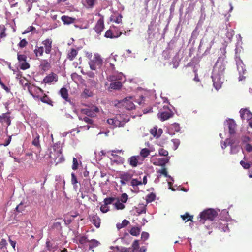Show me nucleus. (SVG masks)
<instances>
[{"label": "nucleus", "instance_id": "6e6d98bb", "mask_svg": "<svg viewBox=\"0 0 252 252\" xmlns=\"http://www.w3.org/2000/svg\"><path fill=\"white\" fill-rule=\"evenodd\" d=\"M172 141L174 144L175 149H176L180 144V140L178 139H174L172 140Z\"/></svg>", "mask_w": 252, "mask_h": 252}, {"label": "nucleus", "instance_id": "de8ad7c7", "mask_svg": "<svg viewBox=\"0 0 252 252\" xmlns=\"http://www.w3.org/2000/svg\"><path fill=\"white\" fill-rule=\"evenodd\" d=\"M128 199V195L126 193H123L121 195V200L123 203H126Z\"/></svg>", "mask_w": 252, "mask_h": 252}, {"label": "nucleus", "instance_id": "9d476101", "mask_svg": "<svg viewBox=\"0 0 252 252\" xmlns=\"http://www.w3.org/2000/svg\"><path fill=\"white\" fill-rule=\"evenodd\" d=\"M158 115V118H159L161 121H163L172 117L173 115V113L171 110H169L168 111L159 113Z\"/></svg>", "mask_w": 252, "mask_h": 252}, {"label": "nucleus", "instance_id": "7ed1b4c3", "mask_svg": "<svg viewBox=\"0 0 252 252\" xmlns=\"http://www.w3.org/2000/svg\"><path fill=\"white\" fill-rule=\"evenodd\" d=\"M103 60L98 54H94L93 58L89 62L90 67L92 70H95L97 67H100L102 65Z\"/></svg>", "mask_w": 252, "mask_h": 252}, {"label": "nucleus", "instance_id": "49530a36", "mask_svg": "<svg viewBox=\"0 0 252 252\" xmlns=\"http://www.w3.org/2000/svg\"><path fill=\"white\" fill-rule=\"evenodd\" d=\"M2 116L3 121L6 122L8 124V125L9 126L10 124V117L8 116L6 113L2 114Z\"/></svg>", "mask_w": 252, "mask_h": 252}, {"label": "nucleus", "instance_id": "0eeeda50", "mask_svg": "<svg viewBox=\"0 0 252 252\" xmlns=\"http://www.w3.org/2000/svg\"><path fill=\"white\" fill-rule=\"evenodd\" d=\"M116 118L120 122L119 127H123L125 124L129 121V117L126 114L117 115Z\"/></svg>", "mask_w": 252, "mask_h": 252}, {"label": "nucleus", "instance_id": "c03bdc74", "mask_svg": "<svg viewBox=\"0 0 252 252\" xmlns=\"http://www.w3.org/2000/svg\"><path fill=\"white\" fill-rule=\"evenodd\" d=\"M0 29H1V32H0V38H2L6 37V34L5 32V28L4 26V25L0 26Z\"/></svg>", "mask_w": 252, "mask_h": 252}, {"label": "nucleus", "instance_id": "09e8293b", "mask_svg": "<svg viewBox=\"0 0 252 252\" xmlns=\"http://www.w3.org/2000/svg\"><path fill=\"white\" fill-rule=\"evenodd\" d=\"M240 164L242 166V167L246 169H248L250 167V164L248 162H246L243 160L240 161Z\"/></svg>", "mask_w": 252, "mask_h": 252}, {"label": "nucleus", "instance_id": "2eb2a0df", "mask_svg": "<svg viewBox=\"0 0 252 252\" xmlns=\"http://www.w3.org/2000/svg\"><path fill=\"white\" fill-rule=\"evenodd\" d=\"M91 221L93 224L96 227L99 228L101 223V219L97 215H93L91 216Z\"/></svg>", "mask_w": 252, "mask_h": 252}, {"label": "nucleus", "instance_id": "e433bc0d", "mask_svg": "<svg viewBox=\"0 0 252 252\" xmlns=\"http://www.w3.org/2000/svg\"><path fill=\"white\" fill-rule=\"evenodd\" d=\"M130 185L133 187L142 185L141 181H139L136 179H132L130 182Z\"/></svg>", "mask_w": 252, "mask_h": 252}, {"label": "nucleus", "instance_id": "5701e85b", "mask_svg": "<svg viewBox=\"0 0 252 252\" xmlns=\"http://www.w3.org/2000/svg\"><path fill=\"white\" fill-rule=\"evenodd\" d=\"M132 177V175L128 172H124L120 175V178L123 179L124 181L126 182L129 181Z\"/></svg>", "mask_w": 252, "mask_h": 252}, {"label": "nucleus", "instance_id": "69168bd1", "mask_svg": "<svg viewBox=\"0 0 252 252\" xmlns=\"http://www.w3.org/2000/svg\"><path fill=\"white\" fill-rule=\"evenodd\" d=\"M34 29H35V28L34 27L30 26L26 30L24 31V32H23V34H26V33H29V32L32 31Z\"/></svg>", "mask_w": 252, "mask_h": 252}, {"label": "nucleus", "instance_id": "4468645a", "mask_svg": "<svg viewBox=\"0 0 252 252\" xmlns=\"http://www.w3.org/2000/svg\"><path fill=\"white\" fill-rule=\"evenodd\" d=\"M39 67L42 70L47 71L51 68L50 63L46 59L42 60Z\"/></svg>", "mask_w": 252, "mask_h": 252}, {"label": "nucleus", "instance_id": "412c9836", "mask_svg": "<svg viewBox=\"0 0 252 252\" xmlns=\"http://www.w3.org/2000/svg\"><path fill=\"white\" fill-rule=\"evenodd\" d=\"M122 84L121 81H116L111 82L109 85V88L113 90H119L121 88Z\"/></svg>", "mask_w": 252, "mask_h": 252}, {"label": "nucleus", "instance_id": "a878e982", "mask_svg": "<svg viewBox=\"0 0 252 252\" xmlns=\"http://www.w3.org/2000/svg\"><path fill=\"white\" fill-rule=\"evenodd\" d=\"M40 100L43 103L53 106V102L52 100L45 94H44V96L40 98Z\"/></svg>", "mask_w": 252, "mask_h": 252}, {"label": "nucleus", "instance_id": "c756f323", "mask_svg": "<svg viewBox=\"0 0 252 252\" xmlns=\"http://www.w3.org/2000/svg\"><path fill=\"white\" fill-rule=\"evenodd\" d=\"M140 228L137 227H133L131 228L129 233L132 236H137L139 235Z\"/></svg>", "mask_w": 252, "mask_h": 252}, {"label": "nucleus", "instance_id": "f3484780", "mask_svg": "<svg viewBox=\"0 0 252 252\" xmlns=\"http://www.w3.org/2000/svg\"><path fill=\"white\" fill-rule=\"evenodd\" d=\"M61 20L64 24H70L73 23L75 21V18L70 17L67 16L63 15L61 17Z\"/></svg>", "mask_w": 252, "mask_h": 252}, {"label": "nucleus", "instance_id": "58836bf2", "mask_svg": "<svg viewBox=\"0 0 252 252\" xmlns=\"http://www.w3.org/2000/svg\"><path fill=\"white\" fill-rule=\"evenodd\" d=\"M27 57L26 55L24 54H19L17 55V59L19 63H21L22 61H25L27 60Z\"/></svg>", "mask_w": 252, "mask_h": 252}, {"label": "nucleus", "instance_id": "39448f33", "mask_svg": "<svg viewBox=\"0 0 252 252\" xmlns=\"http://www.w3.org/2000/svg\"><path fill=\"white\" fill-rule=\"evenodd\" d=\"M127 162L132 167H136L143 163V159L140 156H132L129 158Z\"/></svg>", "mask_w": 252, "mask_h": 252}, {"label": "nucleus", "instance_id": "6e6552de", "mask_svg": "<svg viewBox=\"0 0 252 252\" xmlns=\"http://www.w3.org/2000/svg\"><path fill=\"white\" fill-rule=\"evenodd\" d=\"M228 127L229 129V133L230 134H234L235 133V129L236 127V124L233 119H229L227 121Z\"/></svg>", "mask_w": 252, "mask_h": 252}, {"label": "nucleus", "instance_id": "2f4dec72", "mask_svg": "<svg viewBox=\"0 0 252 252\" xmlns=\"http://www.w3.org/2000/svg\"><path fill=\"white\" fill-rule=\"evenodd\" d=\"M79 119L81 121H83L87 124L92 125L93 124L94 121L88 116L79 117Z\"/></svg>", "mask_w": 252, "mask_h": 252}, {"label": "nucleus", "instance_id": "f03ea898", "mask_svg": "<svg viewBox=\"0 0 252 252\" xmlns=\"http://www.w3.org/2000/svg\"><path fill=\"white\" fill-rule=\"evenodd\" d=\"M218 216V212L214 209H207L201 212L199 214L200 223H204L207 220L212 221Z\"/></svg>", "mask_w": 252, "mask_h": 252}, {"label": "nucleus", "instance_id": "a211bd4d", "mask_svg": "<svg viewBox=\"0 0 252 252\" xmlns=\"http://www.w3.org/2000/svg\"><path fill=\"white\" fill-rule=\"evenodd\" d=\"M121 35V33H119L117 34H114L113 31L111 29L107 30L105 34V36L106 38H118L119 36H120Z\"/></svg>", "mask_w": 252, "mask_h": 252}, {"label": "nucleus", "instance_id": "8fccbe9b", "mask_svg": "<svg viewBox=\"0 0 252 252\" xmlns=\"http://www.w3.org/2000/svg\"><path fill=\"white\" fill-rule=\"evenodd\" d=\"M100 210L102 213H107L109 211V208L107 205L104 204L100 207Z\"/></svg>", "mask_w": 252, "mask_h": 252}, {"label": "nucleus", "instance_id": "c85d7f7f", "mask_svg": "<svg viewBox=\"0 0 252 252\" xmlns=\"http://www.w3.org/2000/svg\"><path fill=\"white\" fill-rule=\"evenodd\" d=\"M170 159V157H166V158H162L158 159L159 165L161 166H165V164L168 163Z\"/></svg>", "mask_w": 252, "mask_h": 252}, {"label": "nucleus", "instance_id": "4c0bfd02", "mask_svg": "<svg viewBox=\"0 0 252 252\" xmlns=\"http://www.w3.org/2000/svg\"><path fill=\"white\" fill-rule=\"evenodd\" d=\"M156 195L153 193H151L147 196L146 201L148 202H151L155 200Z\"/></svg>", "mask_w": 252, "mask_h": 252}, {"label": "nucleus", "instance_id": "37998d69", "mask_svg": "<svg viewBox=\"0 0 252 252\" xmlns=\"http://www.w3.org/2000/svg\"><path fill=\"white\" fill-rule=\"evenodd\" d=\"M146 211V207L144 206H141V208H136V212L138 214H141L142 213H145Z\"/></svg>", "mask_w": 252, "mask_h": 252}, {"label": "nucleus", "instance_id": "6ab92c4d", "mask_svg": "<svg viewBox=\"0 0 252 252\" xmlns=\"http://www.w3.org/2000/svg\"><path fill=\"white\" fill-rule=\"evenodd\" d=\"M77 54L78 51H77V50L74 48H71L68 52L67 58L69 60L72 61L75 59Z\"/></svg>", "mask_w": 252, "mask_h": 252}, {"label": "nucleus", "instance_id": "a19ab883", "mask_svg": "<svg viewBox=\"0 0 252 252\" xmlns=\"http://www.w3.org/2000/svg\"><path fill=\"white\" fill-rule=\"evenodd\" d=\"M78 160L75 158H73V164L72 166V168L74 170H76L78 169Z\"/></svg>", "mask_w": 252, "mask_h": 252}, {"label": "nucleus", "instance_id": "5fc2aeb1", "mask_svg": "<svg viewBox=\"0 0 252 252\" xmlns=\"http://www.w3.org/2000/svg\"><path fill=\"white\" fill-rule=\"evenodd\" d=\"M132 249H139V244L138 240H135L132 244Z\"/></svg>", "mask_w": 252, "mask_h": 252}, {"label": "nucleus", "instance_id": "a18cd8bd", "mask_svg": "<svg viewBox=\"0 0 252 252\" xmlns=\"http://www.w3.org/2000/svg\"><path fill=\"white\" fill-rule=\"evenodd\" d=\"M107 80L111 82H115L119 80L116 76L110 75L107 77Z\"/></svg>", "mask_w": 252, "mask_h": 252}, {"label": "nucleus", "instance_id": "4be33fe9", "mask_svg": "<svg viewBox=\"0 0 252 252\" xmlns=\"http://www.w3.org/2000/svg\"><path fill=\"white\" fill-rule=\"evenodd\" d=\"M40 136L38 133H36L34 136L33 140L32 142V144L37 148L38 149H41V146L39 141Z\"/></svg>", "mask_w": 252, "mask_h": 252}, {"label": "nucleus", "instance_id": "dca6fc26", "mask_svg": "<svg viewBox=\"0 0 252 252\" xmlns=\"http://www.w3.org/2000/svg\"><path fill=\"white\" fill-rule=\"evenodd\" d=\"M60 93L63 98L65 101L69 102L70 100L68 98V91L66 88L63 87L60 89Z\"/></svg>", "mask_w": 252, "mask_h": 252}, {"label": "nucleus", "instance_id": "20e7f679", "mask_svg": "<svg viewBox=\"0 0 252 252\" xmlns=\"http://www.w3.org/2000/svg\"><path fill=\"white\" fill-rule=\"evenodd\" d=\"M81 112L82 114L89 117L94 118L99 112V109L97 106L93 105L91 107L81 109Z\"/></svg>", "mask_w": 252, "mask_h": 252}, {"label": "nucleus", "instance_id": "052dcab7", "mask_svg": "<svg viewBox=\"0 0 252 252\" xmlns=\"http://www.w3.org/2000/svg\"><path fill=\"white\" fill-rule=\"evenodd\" d=\"M160 173L161 174L163 175L165 177H169L170 178L171 177L170 176L168 175L167 169L165 168L161 169V170L160 171Z\"/></svg>", "mask_w": 252, "mask_h": 252}, {"label": "nucleus", "instance_id": "f8f14e48", "mask_svg": "<svg viewBox=\"0 0 252 252\" xmlns=\"http://www.w3.org/2000/svg\"><path fill=\"white\" fill-rule=\"evenodd\" d=\"M130 99V98L129 99L126 98L123 101V106L127 110H132L135 108L134 103L131 101Z\"/></svg>", "mask_w": 252, "mask_h": 252}, {"label": "nucleus", "instance_id": "680f3d73", "mask_svg": "<svg viewBox=\"0 0 252 252\" xmlns=\"http://www.w3.org/2000/svg\"><path fill=\"white\" fill-rule=\"evenodd\" d=\"M233 144V142H230V139H226V141L224 142V144H223V146H222V148L223 149V148H226L228 145H232Z\"/></svg>", "mask_w": 252, "mask_h": 252}, {"label": "nucleus", "instance_id": "e2e57ef3", "mask_svg": "<svg viewBox=\"0 0 252 252\" xmlns=\"http://www.w3.org/2000/svg\"><path fill=\"white\" fill-rule=\"evenodd\" d=\"M149 234L146 232H143L141 234V238L144 240H147L149 237Z\"/></svg>", "mask_w": 252, "mask_h": 252}, {"label": "nucleus", "instance_id": "b1692460", "mask_svg": "<svg viewBox=\"0 0 252 252\" xmlns=\"http://www.w3.org/2000/svg\"><path fill=\"white\" fill-rule=\"evenodd\" d=\"M34 53L36 57L42 56L44 53V50L42 46H36L34 50Z\"/></svg>", "mask_w": 252, "mask_h": 252}, {"label": "nucleus", "instance_id": "4d7b16f0", "mask_svg": "<svg viewBox=\"0 0 252 252\" xmlns=\"http://www.w3.org/2000/svg\"><path fill=\"white\" fill-rule=\"evenodd\" d=\"M25 207V206H23V204L21 203L16 207V210L17 211L20 212L24 209Z\"/></svg>", "mask_w": 252, "mask_h": 252}, {"label": "nucleus", "instance_id": "ddd939ff", "mask_svg": "<svg viewBox=\"0 0 252 252\" xmlns=\"http://www.w3.org/2000/svg\"><path fill=\"white\" fill-rule=\"evenodd\" d=\"M236 65L237 70L240 75L239 77L240 78L241 76H243V75L245 73L246 69L245 68V65L243 63L242 61L240 60L238 61H237Z\"/></svg>", "mask_w": 252, "mask_h": 252}, {"label": "nucleus", "instance_id": "774afa93", "mask_svg": "<svg viewBox=\"0 0 252 252\" xmlns=\"http://www.w3.org/2000/svg\"><path fill=\"white\" fill-rule=\"evenodd\" d=\"M157 128H154L150 130V133L151 134H152L154 136H156L157 135Z\"/></svg>", "mask_w": 252, "mask_h": 252}, {"label": "nucleus", "instance_id": "393cba45", "mask_svg": "<svg viewBox=\"0 0 252 252\" xmlns=\"http://www.w3.org/2000/svg\"><path fill=\"white\" fill-rule=\"evenodd\" d=\"M88 242L90 243L89 245L90 250H92L94 248L97 247L100 244L99 242L95 239L89 240Z\"/></svg>", "mask_w": 252, "mask_h": 252}, {"label": "nucleus", "instance_id": "aec40b11", "mask_svg": "<svg viewBox=\"0 0 252 252\" xmlns=\"http://www.w3.org/2000/svg\"><path fill=\"white\" fill-rule=\"evenodd\" d=\"M150 154V150L148 149L145 148H143L141 150L140 152V157H141V158L143 159V161L144 159L148 157V156Z\"/></svg>", "mask_w": 252, "mask_h": 252}, {"label": "nucleus", "instance_id": "72a5a7b5", "mask_svg": "<svg viewBox=\"0 0 252 252\" xmlns=\"http://www.w3.org/2000/svg\"><path fill=\"white\" fill-rule=\"evenodd\" d=\"M117 201L114 204L115 207L117 210H122L124 209L125 207V206L120 202V200L118 198H117Z\"/></svg>", "mask_w": 252, "mask_h": 252}, {"label": "nucleus", "instance_id": "1a4fd4ad", "mask_svg": "<svg viewBox=\"0 0 252 252\" xmlns=\"http://www.w3.org/2000/svg\"><path fill=\"white\" fill-rule=\"evenodd\" d=\"M104 27L103 18H101L97 21L94 27V30L98 34H100L104 29Z\"/></svg>", "mask_w": 252, "mask_h": 252}, {"label": "nucleus", "instance_id": "13d9d810", "mask_svg": "<svg viewBox=\"0 0 252 252\" xmlns=\"http://www.w3.org/2000/svg\"><path fill=\"white\" fill-rule=\"evenodd\" d=\"M95 0H86V2L89 7H92L94 5Z\"/></svg>", "mask_w": 252, "mask_h": 252}, {"label": "nucleus", "instance_id": "f257e3e1", "mask_svg": "<svg viewBox=\"0 0 252 252\" xmlns=\"http://www.w3.org/2000/svg\"><path fill=\"white\" fill-rule=\"evenodd\" d=\"M224 66L221 65L219 67H215L212 75L213 85L216 90H219L221 87L224 81Z\"/></svg>", "mask_w": 252, "mask_h": 252}, {"label": "nucleus", "instance_id": "338daca9", "mask_svg": "<svg viewBox=\"0 0 252 252\" xmlns=\"http://www.w3.org/2000/svg\"><path fill=\"white\" fill-rule=\"evenodd\" d=\"M245 149L247 151L250 152L252 151V146L250 144H247Z\"/></svg>", "mask_w": 252, "mask_h": 252}, {"label": "nucleus", "instance_id": "9b49d317", "mask_svg": "<svg viewBox=\"0 0 252 252\" xmlns=\"http://www.w3.org/2000/svg\"><path fill=\"white\" fill-rule=\"evenodd\" d=\"M58 79L57 75L54 73H51L44 78L43 82L45 83H50L53 81L57 82Z\"/></svg>", "mask_w": 252, "mask_h": 252}, {"label": "nucleus", "instance_id": "c9c22d12", "mask_svg": "<svg viewBox=\"0 0 252 252\" xmlns=\"http://www.w3.org/2000/svg\"><path fill=\"white\" fill-rule=\"evenodd\" d=\"M117 199L115 197H107L104 199V203L107 205L112 204L114 201Z\"/></svg>", "mask_w": 252, "mask_h": 252}, {"label": "nucleus", "instance_id": "473e14b6", "mask_svg": "<svg viewBox=\"0 0 252 252\" xmlns=\"http://www.w3.org/2000/svg\"><path fill=\"white\" fill-rule=\"evenodd\" d=\"M181 217L183 220H186V221H192L193 216L190 215L188 213H186L185 214L181 215Z\"/></svg>", "mask_w": 252, "mask_h": 252}, {"label": "nucleus", "instance_id": "79ce46f5", "mask_svg": "<svg viewBox=\"0 0 252 252\" xmlns=\"http://www.w3.org/2000/svg\"><path fill=\"white\" fill-rule=\"evenodd\" d=\"M71 183L74 185V187L75 186L76 184L78 183V180L77 177H76L75 174L74 173H71Z\"/></svg>", "mask_w": 252, "mask_h": 252}, {"label": "nucleus", "instance_id": "0e129e2a", "mask_svg": "<svg viewBox=\"0 0 252 252\" xmlns=\"http://www.w3.org/2000/svg\"><path fill=\"white\" fill-rule=\"evenodd\" d=\"M7 244L6 240L5 239H2L0 242V248L2 249L5 247Z\"/></svg>", "mask_w": 252, "mask_h": 252}, {"label": "nucleus", "instance_id": "864d4df0", "mask_svg": "<svg viewBox=\"0 0 252 252\" xmlns=\"http://www.w3.org/2000/svg\"><path fill=\"white\" fill-rule=\"evenodd\" d=\"M122 16L121 15L119 14L118 16H117L116 17L115 19H114V20L112 19V18H111V21H113L114 22L116 23H120L122 21Z\"/></svg>", "mask_w": 252, "mask_h": 252}, {"label": "nucleus", "instance_id": "7c9ffc66", "mask_svg": "<svg viewBox=\"0 0 252 252\" xmlns=\"http://www.w3.org/2000/svg\"><path fill=\"white\" fill-rule=\"evenodd\" d=\"M19 63L20 64V68L22 70H26L30 67V65L27 62V60H25V61H22Z\"/></svg>", "mask_w": 252, "mask_h": 252}, {"label": "nucleus", "instance_id": "f704fd0d", "mask_svg": "<svg viewBox=\"0 0 252 252\" xmlns=\"http://www.w3.org/2000/svg\"><path fill=\"white\" fill-rule=\"evenodd\" d=\"M93 95V93L88 89H85L83 93L82 96L84 97H91Z\"/></svg>", "mask_w": 252, "mask_h": 252}, {"label": "nucleus", "instance_id": "603ef678", "mask_svg": "<svg viewBox=\"0 0 252 252\" xmlns=\"http://www.w3.org/2000/svg\"><path fill=\"white\" fill-rule=\"evenodd\" d=\"M28 44V42L25 39H23L20 41L18 45L21 48H23Z\"/></svg>", "mask_w": 252, "mask_h": 252}, {"label": "nucleus", "instance_id": "cd10ccee", "mask_svg": "<svg viewBox=\"0 0 252 252\" xmlns=\"http://www.w3.org/2000/svg\"><path fill=\"white\" fill-rule=\"evenodd\" d=\"M129 223V221L127 220H124L122 223H118L116 224V227L118 230L121 229L122 228H124L126 226H127Z\"/></svg>", "mask_w": 252, "mask_h": 252}, {"label": "nucleus", "instance_id": "423d86ee", "mask_svg": "<svg viewBox=\"0 0 252 252\" xmlns=\"http://www.w3.org/2000/svg\"><path fill=\"white\" fill-rule=\"evenodd\" d=\"M52 40L50 38H47L42 41V47L46 54H50L52 49Z\"/></svg>", "mask_w": 252, "mask_h": 252}, {"label": "nucleus", "instance_id": "bb28decb", "mask_svg": "<svg viewBox=\"0 0 252 252\" xmlns=\"http://www.w3.org/2000/svg\"><path fill=\"white\" fill-rule=\"evenodd\" d=\"M107 122L110 125H114L116 127H119L120 122L117 119L116 116L113 119H108Z\"/></svg>", "mask_w": 252, "mask_h": 252}, {"label": "nucleus", "instance_id": "ea45409f", "mask_svg": "<svg viewBox=\"0 0 252 252\" xmlns=\"http://www.w3.org/2000/svg\"><path fill=\"white\" fill-rule=\"evenodd\" d=\"M158 152L160 156L168 157V152L163 148H160L158 150Z\"/></svg>", "mask_w": 252, "mask_h": 252}, {"label": "nucleus", "instance_id": "3c124183", "mask_svg": "<svg viewBox=\"0 0 252 252\" xmlns=\"http://www.w3.org/2000/svg\"><path fill=\"white\" fill-rule=\"evenodd\" d=\"M79 243L81 244H84L89 241V240L87 239V238L85 236H82L80 238L79 240Z\"/></svg>", "mask_w": 252, "mask_h": 252}, {"label": "nucleus", "instance_id": "bf43d9fd", "mask_svg": "<svg viewBox=\"0 0 252 252\" xmlns=\"http://www.w3.org/2000/svg\"><path fill=\"white\" fill-rule=\"evenodd\" d=\"M172 128L174 129L176 132H178L180 130V126L178 124L174 123L172 125Z\"/></svg>", "mask_w": 252, "mask_h": 252}]
</instances>
